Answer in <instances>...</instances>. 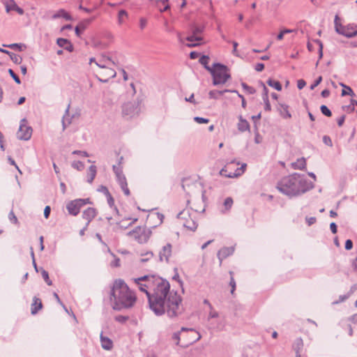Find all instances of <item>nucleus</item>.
<instances>
[{
	"mask_svg": "<svg viewBox=\"0 0 357 357\" xmlns=\"http://www.w3.org/2000/svg\"><path fill=\"white\" fill-rule=\"evenodd\" d=\"M56 43L60 47H63L70 52H72L74 50L73 44L67 39L62 38H58Z\"/></svg>",
	"mask_w": 357,
	"mask_h": 357,
	"instance_id": "nucleus-18",
	"label": "nucleus"
},
{
	"mask_svg": "<svg viewBox=\"0 0 357 357\" xmlns=\"http://www.w3.org/2000/svg\"><path fill=\"white\" fill-rule=\"evenodd\" d=\"M69 108L70 105H68L67 109H66L65 114L63 116L62 119V126H63V130H66L67 126L71 123V120L69 118Z\"/></svg>",
	"mask_w": 357,
	"mask_h": 357,
	"instance_id": "nucleus-27",
	"label": "nucleus"
},
{
	"mask_svg": "<svg viewBox=\"0 0 357 357\" xmlns=\"http://www.w3.org/2000/svg\"><path fill=\"white\" fill-rule=\"evenodd\" d=\"M263 100H264V105H264V109L266 111H268V112L271 111V106L268 98H264Z\"/></svg>",
	"mask_w": 357,
	"mask_h": 357,
	"instance_id": "nucleus-53",
	"label": "nucleus"
},
{
	"mask_svg": "<svg viewBox=\"0 0 357 357\" xmlns=\"http://www.w3.org/2000/svg\"><path fill=\"white\" fill-rule=\"evenodd\" d=\"M120 186H121V188L122 189V190L123 191L124 194L126 196H129L130 192V190H129V189L128 188V183H124V184H123V185H121Z\"/></svg>",
	"mask_w": 357,
	"mask_h": 357,
	"instance_id": "nucleus-57",
	"label": "nucleus"
},
{
	"mask_svg": "<svg viewBox=\"0 0 357 357\" xmlns=\"http://www.w3.org/2000/svg\"><path fill=\"white\" fill-rule=\"evenodd\" d=\"M238 129L241 132H245L249 130L250 125L246 120L243 119L241 117L238 123Z\"/></svg>",
	"mask_w": 357,
	"mask_h": 357,
	"instance_id": "nucleus-28",
	"label": "nucleus"
},
{
	"mask_svg": "<svg viewBox=\"0 0 357 357\" xmlns=\"http://www.w3.org/2000/svg\"><path fill=\"white\" fill-rule=\"evenodd\" d=\"M80 28H82L84 30L86 28V25H84V23H80L78 26L75 27V33L78 37H79L81 35V32L79 31Z\"/></svg>",
	"mask_w": 357,
	"mask_h": 357,
	"instance_id": "nucleus-54",
	"label": "nucleus"
},
{
	"mask_svg": "<svg viewBox=\"0 0 357 357\" xmlns=\"http://www.w3.org/2000/svg\"><path fill=\"white\" fill-rule=\"evenodd\" d=\"M115 321L121 324H124L128 320V316L118 315L114 318Z\"/></svg>",
	"mask_w": 357,
	"mask_h": 357,
	"instance_id": "nucleus-42",
	"label": "nucleus"
},
{
	"mask_svg": "<svg viewBox=\"0 0 357 357\" xmlns=\"http://www.w3.org/2000/svg\"><path fill=\"white\" fill-rule=\"evenodd\" d=\"M229 274L231 275V280H230V282H229V284L231 287V293L233 294L236 289V282L233 277V272L229 271Z\"/></svg>",
	"mask_w": 357,
	"mask_h": 357,
	"instance_id": "nucleus-46",
	"label": "nucleus"
},
{
	"mask_svg": "<svg viewBox=\"0 0 357 357\" xmlns=\"http://www.w3.org/2000/svg\"><path fill=\"white\" fill-rule=\"evenodd\" d=\"M96 65L99 68L96 77L100 82L106 83L110 78L116 77V71L110 66H107L102 61L96 62Z\"/></svg>",
	"mask_w": 357,
	"mask_h": 357,
	"instance_id": "nucleus-6",
	"label": "nucleus"
},
{
	"mask_svg": "<svg viewBox=\"0 0 357 357\" xmlns=\"http://www.w3.org/2000/svg\"><path fill=\"white\" fill-rule=\"evenodd\" d=\"M344 121H345V116L344 115H342V116H340L337 119V123L338 126L339 127L342 126V125L344 124Z\"/></svg>",
	"mask_w": 357,
	"mask_h": 357,
	"instance_id": "nucleus-63",
	"label": "nucleus"
},
{
	"mask_svg": "<svg viewBox=\"0 0 357 357\" xmlns=\"http://www.w3.org/2000/svg\"><path fill=\"white\" fill-rule=\"evenodd\" d=\"M246 166H247V165L245 163H243V164H242L241 167L236 168L234 172H228V169H229V165H227L220 171V174L221 176H225L227 178L238 177L244 173Z\"/></svg>",
	"mask_w": 357,
	"mask_h": 357,
	"instance_id": "nucleus-12",
	"label": "nucleus"
},
{
	"mask_svg": "<svg viewBox=\"0 0 357 357\" xmlns=\"http://www.w3.org/2000/svg\"><path fill=\"white\" fill-rule=\"evenodd\" d=\"M135 282L146 294L149 307L157 316L167 313L174 318L183 313L182 298L177 291H170L167 280L153 275L136 278Z\"/></svg>",
	"mask_w": 357,
	"mask_h": 357,
	"instance_id": "nucleus-1",
	"label": "nucleus"
},
{
	"mask_svg": "<svg viewBox=\"0 0 357 357\" xmlns=\"http://www.w3.org/2000/svg\"><path fill=\"white\" fill-rule=\"evenodd\" d=\"M8 73L17 84H20L21 83L19 77L14 73L12 69H8Z\"/></svg>",
	"mask_w": 357,
	"mask_h": 357,
	"instance_id": "nucleus-44",
	"label": "nucleus"
},
{
	"mask_svg": "<svg viewBox=\"0 0 357 357\" xmlns=\"http://www.w3.org/2000/svg\"><path fill=\"white\" fill-rule=\"evenodd\" d=\"M340 84L341 86H342L344 88L343 90L342 91V96H355L354 92L353 91V90L351 89V88L350 86H346L343 83H340Z\"/></svg>",
	"mask_w": 357,
	"mask_h": 357,
	"instance_id": "nucleus-32",
	"label": "nucleus"
},
{
	"mask_svg": "<svg viewBox=\"0 0 357 357\" xmlns=\"http://www.w3.org/2000/svg\"><path fill=\"white\" fill-rule=\"evenodd\" d=\"M172 255V245L170 243H167L165 246L162 247L161 250L159 252V258L161 261H168L169 259Z\"/></svg>",
	"mask_w": 357,
	"mask_h": 357,
	"instance_id": "nucleus-15",
	"label": "nucleus"
},
{
	"mask_svg": "<svg viewBox=\"0 0 357 357\" xmlns=\"http://www.w3.org/2000/svg\"><path fill=\"white\" fill-rule=\"evenodd\" d=\"M97 174V168L95 165H91L87 173V181L91 183L94 180Z\"/></svg>",
	"mask_w": 357,
	"mask_h": 357,
	"instance_id": "nucleus-23",
	"label": "nucleus"
},
{
	"mask_svg": "<svg viewBox=\"0 0 357 357\" xmlns=\"http://www.w3.org/2000/svg\"><path fill=\"white\" fill-rule=\"evenodd\" d=\"M110 300L114 310L132 307L137 301L135 293L121 279L114 280L110 291Z\"/></svg>",
	"mask_w": 357,
	"mask_h": 357,
	"instance_id": "nucleus-3",
	"label": "nucleus"
},
{
	"mask_svg": "<svg viewBox=\"0 0 357 357\" xmlns=\"http://www.w3.org/2000/svg\"><path fill=\"white\" fill-rule=\"evenodd\" d=\"M128 16V13L125 10H120L118 13V23L121 25L124 23L125 19Z\"/></svg>",
	"mask_w": 357,
	"mask_h": 357,
	"instance_id": "nucleus-33",
	"label": "nucleus"
},
{
	"mask_svg": "<svg viewBox=\"0 0 357 357\" xmlns=\"http://www.w3.org/2000/svg\"><path fill=\"white\" fill-rule=\"evenodd\" d=\"M98 61H102V63H105L107 66H110L111 64H116L115 60H114L112 57L106 56L105 54L102 55L101 59H99Z\"/></svg>",
	"mask_w": 357,
	"mask_h": 357,
	"instance_id": "nucleus-31",
	"label": "nucleus"
},
{
	"mask_svg": "<svg viewBox=\"0 0 357 357\" xmlns=\"http://www.w3.org/2000/svg\"><path fill=\"white\" fill-rule=\"evenodd\" d=\"M352 247H353V242H352V241L350 240V239L347 240L346 242H345V249L347 250H351L352 248Z\"/></svg>",
	"mask_w": 357,
	"mask_h": 357,
	"instance_id": "nucleus-62",
	"label": "nucleus"
},
{
	"mask_svg": "<svg viewBox=\"0 0 357 357\" xmlns=\"http://www.w3.org/2000/svg\"><path fill=\"white\" fill-rule=\"evenodd\" d=\"M241 86L249 94H254L256 91L253 87L248 86L245 82H242Z\"/></svg>",
	"mask_w": 357,
	"mask_h": 357,
	"instance_id": "nucleus-39",
	"label": "nucleus"
},
{
	"mask_svg": "<svg viewBox=\"0 0 357 357\" xmlns=\"http://www.w3.org/2000/svg\"><path fill=\"white\" fill-rule=\"evenodd\" d=\"M303 347V340L301 338H297L294 342V344L293 345V347L296 352V354L301 353V351L302 350Z\"/></svg>",
	"mask_w": 357,
	"mask_h": 357,
	"instance_id": "nucleus-30",
	"label": "nucleus"
},
{
	"mask_svg": "<svg viewBox=\"0 0 357 357\" xmlns=\"http://www.w3.org/2000/svg\"><path fill=\"white\" fill-rule=\"evenodd\" d=\"M255 69L257 72H261V71H262L264 69V64L262 63H258L256 64V66L255 67Z\"/></svg>",
	"mask_w": 357,
	"mask_h": 357,
	"instance_id": "nucleus-64",
	"label": "nucleus"
},
{
	"mask_svg": "<svg viewBox=\"0 0 357 357\" xmlns=\"http://www.w3.org/2000/svg\"><path fill=\"white\" fill-rule=\"evenodd\" d=\"M100 342L102 347L105 350H111L113 347L112 341L109 337L104 336L102 333L100 334Z\"/></svg>",
	"mask_w": 357,
	"mask_h": 357,
	"instance_id": "nucleus-19",
	"label": "nucleus"
},
{
	"mask_svg": "<svg viewBox=\"0 0 357 357\" xmlns=\"http://www.w3.org/2000/svg\"><path fill=\"white\" fill-rule=\"evenodd\" d=\"M71 165L78 171H82L84 169V164L81 161H74Z\"/></svg>",
	"mask_w": 357,
	"mask_h": 357,
	"instance_id": "nucleus-37",
	"label": "nucleus"
},
{
	"mask_svg": "<svg viewBox=\"0 0 357 357\" xmlns=\"http://www.w3.org/2000/svg\"><path fill=\"white\" fill-rule=\"evenodd\" d=\"M73 154L79 155L82 157H88L89 156V154L87 152L83 151H78V150L73 151Z\"/></svg>",
	"mask_w": 357,
	"mask_h": 357,
	"instance_id": "nucleus-60",
	"label": "nucleus"
},
{
	"mask_svg": "<svg viewBox=\"0 0 357 357\" xmlns=\"http://www.w3.org/2000/svg\"><path fill=\"white\" fill-rule=\"evenodd\" d=\"M147 25V20L144 17H141L139 19V28L141 30L144 29V28Z\"/></svg>",
	"mask_w": 357,
	"mask_h": 357,
	"instance_id": "nucleus-51",
	"label": "nucleus"
},
{
	"mask_svg": "<svg viewBox=\"0 0 357 357\" xmlns=\"http://www.w3.org/2000/svg\"><path fill=\"white\" fill-rule=\"evenodd\" d=\"M132 225V223H126V220H123L121 221L117 222L114 227H113V230L116 232L119 231L120 229H126L130 226Z\"/></svg>",
	"mask_w": 357,
	"mask_h": 357,
	"instance_id": "nucleus-26",
	"label": "nucleus"
},
{
	"mask_svg": "<svg viewBox=\"0 0 357 357\" xmlns=\"http://www.w3.org/2000/svg\"><path fill=\"white\" fill-rule=\"evenodd\" d=\"M194 120L198 123H207L209 122V119L199 116L195 117Z\"/></svg>",
	"mask_w": 357,
	"mask_h": 357,
	"instance_id": "nucleus-50",
	"label": "nucleus"
},
{
	"mask_svg": "<svg viewBox=\"0 0 357 357\" xmlns=\"http://www.w3.org/2000/svg\"><path fill=\"white\" fill-rule=\"evenodd\" d=\"M320 109L321 113L326 116H331L332 115L331 111L324 105L320 107Z\"/></svg>",
	"mask_w": 357,
	"mask_h": 357,
	"instance_id": "nucleus-40",
	"label": "nucleus"
},
{
	"mask_svg": "<svg viewBox=\"0 0 357 357\" xmlns=\"http://www.w3.org/2000/svg\"><path fill=\"white\" fill-rule=\"evenodd\" d=\"M306 82L304 79H298L297 82V87L298 89H302L305 87Z\"/></svg>",
	"mask_w": 357,
	"mask_h": 357,
	"instance_id": "nucleus-61",
	"label": "nucleus"
},
{
	"mask_svg": "<svg viewBox=\"0 0 357 357\" xmlns=\"http://www.w3.org/2000/svg\"><path fill=\"white\" fill-rule=\"evenodd\" d=\"M178 219L181 221L182 225L190 231H195L197 228V223L191 218L187 211H183L177 215Z\"/></svg>",
	"mask_w": 357,
	"mask_h": 357,
	"instance_id": "nucleus-9",
	"label": "nucleus"
},
{
	"mask_svg": "<svg viewBox=\"0 0 357 357\" xmlns=\"http://www.w3.org/2000/svg\"><path fill=\"white\" fill-rule=\"evenodd\" d=\"M319 45V59H321L323 56V44L321 40L317 39L314 40Z\"/></svg>",
	"mask_w": 357,
	"mask_h": 357,
	"instance_id": "nucleus-45",
	"label": "nucleus"
},
{
	"mask_svg": "<svg viewBox=\"0 0 357 357\" xmlns=\"http://www.w3.org/2000/svg\"><path fill=\"white\" fill-rule=\"evenodd\" d=\"M139 112L138 104L136 102H128L123 105V115L127 118H132L137 115Z\"/></svg>",
	"mask_w": 357,
	"mask_h": 357,
	"instance_id": "nucleus-13",
	"label": "nucleus"
},
{
	"mask_svg": "<svg viewBox=\"0 0 357 357\" xmlns=\"http://www.w3.org/2000/svg\"><path fill=\"white\" fill-rule=\"evenodd\" d=\"M322 77L319 76L314 82L310 86V89L313 90L315 87H317L321 82Z\"/></svg>",
	"mask_w": 357,
	"mask_h": 357,
	"instance_id": "nucleus-58",
	"label": "nucleus"
},
{
	"mask_svg": "<svg viewBox=\"0 0 357 357\" xmlns=\"http://www.w3.org/2000/svg\"><path fill=\"white\" fill-rule=\"evenodd\" d=\"M4 47H8L13 50H17L19 51H23L26 46L24 44L22 43H13L8 45H3Z\"/></svg>",
	"mask_w": 357,
	"mask_h": 357,
	"instance_id": "nucleus-35",
	"label": "nucleus"
},
{
	"mask_svg": "<svg viewBox=\"0 0 357 357\" xmlns=\"http://www.w3.org/2000/svg\"><path fill=\"white\" fill-rule=\"evenodd\" d=\"M97 211L94 208L89 207L83 211L82 218L86 220V227L89 226V223L96 216Z\"/></svg>",
	"mask_w": 357,
	"mask_h": 357,
	"instance_id": "nucleus-16",
	"label": "nucleus"
},
{
	"mask_svg": "<svg viewBox=\"0 0 357 357\" xmlns=\"http://www.w3.org/2000/svg\"><path fill=\"white\" fill-rule=\"evenodd\" d=\"M260 85L263 87L262 99L268 98V89L263 82H260Z\"/></svg>",
	"mask_w": 357,
	"mask_h": 357,
	"instance_id": "nucleus-49",
	"label": "nucleus"
},
{
	"mask_svg": "<svg viewBox=\"0 0 357 357\" xmlns=\"http://www.w3.org/2000/svg\"><path fill=\"white\" fill-rule=\"evenodd\" d=\"M181 332H190V333H195L197 335V337L195 338H194L193 340L189 341V344H192V343L199 340L201 339V337H202V336L199 334V333L196 331L195 329L190 328L182 327L181 328L180 331L174 333L173 334V335H172V339L176 341V345L179 344V342H180V340H181L180 335H181Z\"/></svg>",
	"mask_w": 357,
	"mask_h": 357,
	"instance_id": "nucleus-14",
	"label": "nucleus"
},
{
	"mask_svg": "<svg viewBox=\"0 0 357 357\" xmlns=\"http://www.w3.org/2000/svg\"><path fill=\"white\" fill-rule=\"evenodd\" d=\"M219 316V314L218 312L215 311L213 309V310H210V312H209V314H208V319H213V318H216Z\"/></svg>",
	"mask_w": 357,
	"mask_h": 357,
	"instance_id": "nucleus-59",
	"label": "nucleus"
},
{
	"mask_svg": "<svg viewBox=\"0 0 357 357\" xmlns=\"http://www.w3.org/2000/svg\"><path fill=\"white\" fill-rule=\"evenodd\" d=\"M267 84L269 86L274 88L277 91L282 90V85L280 82L273 80L272 79H268L267 81Z\"/></svg>",
	"mask_w": 357,
	"mask_h": 357,
	"instance_id": "nucleus-34",
	"label": "nucleus"
},
{
	"mask_svg": "<svg viewBox=\"0 0 357 357\" xmlns=\"http://www.w3.org/2000/svg\"><path fill=\"white\" fill-rule=\"evenodd\" d=\"M8 219L9 220L14 223V224H17L18 222V220H17V217L15 216L14 212L13 211H11L9 214H8Z\"/></svg>",
	"mask_w": 357,
	"mask_h": 357,
	"instance_id": "nucleus-47",
	"label": "nucleus"
},
{
	"mask_svg": "<svg viewBox=\"0 0 357 357\" xmlns=\"http://www.w3.org/2000/svg\"><path fill=\"white\" fill-rule=\"evenodd\" d=\"M90 203L89 199H76L70 202L66 205V208L69 214L72 215H77L82 206L86 204Z\"/></svg>",
	"mask_w": 357,
	"mask_h": 357,
	"instance_id": "nucleus-10",
	"label": "nucleus"
},
{
	"mask_svg": "<svg viewBox=\"0 0 357 357\" xmlns=\"http://www.w3.org/2000/svg\"><path fill=\"white\" fill-rule=\"evenodd\" d=\"M32 135V128L26 125V119H22L20 122L19 130L17 132V138L21 140H29Z\"/></svg>",
	"mask_w": 357,
	"mask_h": 357,
	"instance_id": "nucleus-11",
	"label": "nucleus"
},
{
	"mask_svg": "<svg viewBox=\"0 0 357 357\" xmlns=\"http://www.w3.org/2000/svg\"><path fill=\"white\" fill-rule=\"evenodd\" d=\"M291 167L294 169L303 170L306 167V160L305 158H298L296 162L291 163Z\"/></svg>",
	"mask_w": 357,
	"mask_h": 357,
	"instance_id": "nucleus-20",
	"label": "nucleus"
},
{
	"mask_svg": "<svg viewBox=\"0 0 357 357\" xmlns=\"http://www.w3.org/2000/svg\"><path fill=\"white\" fill-rule=\"evenodd\" d=\"M209 57L206 55H203L199 59V63L204 66V67L208 71L211 72V70L213 68V66L212 67L209 66L208 62H209Z\"/></svg>",
	"mask_w": 357,
	"mask_h": 357,
	"instance_id": "nucleus-29",
	"label": "nucleus"
},
{
	"mask_svg": "<svg viewBox=\"0 0 357 357\" xmlns=\"http://www.w3.org/2000/svg\"><path fill=\"white\" fill-rule=\"evenodd\" d=\"M227 92L237 93V91L236 90H230V89H225V90H222V91L213 90V91H209L208 96H209L210 98L218 99V96L222 95L225 93H227Z\"/></svg>",
	"mask_w": 357,
	"mask_h": 357,
	"instance_id": "nucleus-21",
	"label": "nucleus"
},
{
	"mask_svg": "<svg viewBox=\"0 0 357 357\" xmlns=\"http://www.w3.org/2000/svg\"><path fill=\"white\" fill-rule=\"evenodd\" d=\"M339 17L337 15L335 17V28L337 33L347 38H352L357 35V25L354 24H349L346 26L342 25L338 22Z\"/></svg>",
	"mask_w": 357,
	"mask_h": 357,
	"instance_id": "nucleus-8",
	"label": "nucleus"
},
{
	"mask_svg": "<svg viewBox=\"0 0 357 357\" xmlns=\"http://www.w3.org/2000/svg\"><path fill=\"white\" fill-rule=\"evenodd\" d=\"M60 17H63L66 20H72L71 16L63 9L59 10L57 13L54 14L52 16L53 19H57Z\"/></svg>",
	"mask_w": 357,
	"mask_h": 357,
	"instance_id": "nucleus-24",
	"label": "nucleus"
},
{
	"mask_svg": "<svg viewBox=\"0 0 357 357\" xmlns=\"http://www.w3.org/2000/svg\"><path fill=\"white\" fill-rule=\"evenodd\" d=\"M323 142H324L326 145H327V146H331H331H333V142H332V140H331V137H330L329 136H328V135H324V136L323 137Z\"/></svg>",
	"mask_w": 357,
	"mask_h": 357,
	"instance_id": "nucleus-48",
	"label": "nucleus"
},
{
	"mask_svg": "<svg viewBox=\"0 0 357 357\" xmlns=\"http://www.w3.org/2000/svg\"><path fill=\"white\" fill-rule=\"evenodd\" d=\"M116 179H117V181H118L119 185H121L127 183V181H126V176L124 174L117 176Z\"/></svg>",
	"mask_w": 357,
	"mask_h": 357,
	"instance_id": "nucleus-55",
	"label": "nucleus"
},
{
	"mask_svg": "<svg viewBox=\"0 0 357 357\" xmlns=\"http://www.w3.org/2000/svg\"><path fill=\"white\" fill-rule=\"evenodd\" d=\"M232 204H233V199L231 197H227L225 199V200L224 202V206L227 211L231 208Z\"/></svg>",
	"mask_w": 357,
	"mask_h": 357,
	"instance_id": "nucleus-41",
	"label": "nucleus"
},
{
	"mask_svg": "<svg viewBox=\"0 0 357 357\" xmlns=\"http://www.w3.org/2000/svg\"><path fill=\"white\" fill-rule=\"evenodd\" d=\"M349 295L345 294V295H341L339 296V299L337 301H333L332 303L333 305H337V304H339L340 303H342L344 301H345L347 298H349Z\"/></svg>",
	"mask_w": 357,
	"mask_h": 357,
	"instance_id": "nucleus-43",
	"label": "nucleus"
},
{
	"mask_svg": "<svg viewBox=\"0 0 357 357\" xmlns=\"http://www.w3.org/2000/svg\"><path fill=\"white\" fill-rule=\"evenodd\" d=\"M43 307L40 300L36 297L33 298V303L31 306V314H35L40 310Z\"/></svg>",
	"mask_w": 357,
	"mask_h": 357,
	"instance_id": "nucleus-25",
	"label": "nucleus"
},
{
	"mask_svg": "<svg viewBox=\"0 0 357 357\" xmlns=\"http://www.w3.org/2000/svg\"><path fill=\"white\" fill-rule=\"evenodd\" d=\"M278 109L281 116L284 119H290L291 117V115L289 112V107L287 105L279 104V107Z\"/></svg>",
	"mask_w": 357,
	"mask_h": 357,
	"instance_id": "nucleus-22",
	"label": "nucleus"
},
{
	"mask_svg": "<svg viewBox=\"0 0 357 357\" xmlns=\"http://www.w3.org/2000/svg\"><path fill=\"white\" fill-rule=\"evenodd\" d=\"M10 59L16 64H20L22 61V58L17 54H15L13 52H10V54H8Z\"/></svg>",
	"mask_w": 357,
	"mask_h": 357,
	"instance_id": "nucleus-36",
	"label": "nucleus"
},
{
	"mask_svg": "<svg viewBox=\"0 0 357 357\" xmlns=\"http://www.w3.org/2000/svg\"><path fill=\"white\" fill-rule=\"evenodd\" d=\"M113 171L115 173L116 177L123 174V172H122V169H121V168L120 167H117L116 165H114L113 166Z\"/></svg>",
	"mask_w": 357,
	"mask_h": 357,
	"instance_id": "nucleus-52",
	"label": "nucleus"
},
{
	"mask_svg": "<svg viewBox=\"0 0 357 357\" xmlns=\"http://www.w3.org/2000/svg\"><path fill=\"white\" fill-rule=\"evenodd\" d=\"M204 29L205 26L204 25H192L191 26V35L186 38V40L190 42V43L186 45L189 47L199 45L203 40L201 34L204 32Z\"/></svg>",
	"mask_w": 357,
	"mask_h": 357,
	"instance_id": "nucleus-7",
	"label": "nucleus"
},
{
	"mask_svg": "<svg viewBox=\"0 0 357 357\" xmlns=\"http://www.w3.org/2000/svg\"><path fill=\"white\" fill-rule=\"evenodd\" d=\"M151 230L146 226H137L128 231L126 235L137 243L142 244L146 243L151 237Z\"/></svg>",
	"mask_w": 357,
	"mask_h": 357,
	"instance_id": "nucleus-5",
	"label": "nucleus"
},
{
	"mask_svg": "<svg viewBox=\"0 0 357 357\" xmlns=\"http://www.w3.org/2000/svg\"><path fill=\"white\" fill-rule=\"evenodd\" d=\"M98 191L102 192L105 195H109V193L107 188L105 185H100L98 188Z\"/></svg>",
	"mask_w": 357,
	"mask_h": 357,
	"instance_id": "nucleus-56",
	"label": "nucleus"
},
{
	"mask_svg": "<svg viewBox=\"0 0 357 357\" xmlns=\"http://www.w3.org/2000/svg\"><path fill=\"white\" fill-rule=\"evenodd\" d=\"M41 275H42L43 278L44 279V280L45 281V282L47 283V285L50 286V285L52 284V280L49 278V274H48L47 271H46L45 270L43 269L42 271H41Z\"/></svg>",
	"mask_w": 357,
	"mask_h": 357,
	"instance_id": "nucleus-38",
	"label": "nucleus"
},
{
	"mask_svg": "<svg viewBox=\"0 0 357 357\" xmlns=\"http://www.w3.org/2000/svg\"><path fill=\"white\" fill-rule=\"evenodd\" d=\"M234 252V247H225L218 251V257L220 259V262H222V261L224 259L231 255Z\"/></svg>",
	"mask_w": 357,
	"mask_h": 357,
	"instance_id": "nucleus-17",
	"label": "nucleus"
},
{
	"mask_svg": "<svg viewBox=\"0 0 357 357\" xmlns=\"http://www.w3.org/2000/svg\"><path fill=\"white\" fill-rule=\"evenodd\" d=\"M313 188L314 184L298 173L283 177L277 184V189L290 198L300 196Z\"/></svg>",
	"mask_w": 357,
	"mask_h": 357,
	"instance_id": "nucleus-2",
	"label": "nucleus"
},
{
	"mask_svg": "<svg viewBox=\"0 0 357 357\" xmlns=\"http://www.w3.org/2000/svg\"><path fill=\"white\" fill-rule=\"evenodd\" d=\"M210 73L213 76V85L223 84L230 78L227 67L219 63H213V68Z\"/></svg>",
	"mask_w": 357,
	"mask_h": 357,
	"instance_id": "nucleus-4",
	"label": "nucleus"
}]
</instances>
